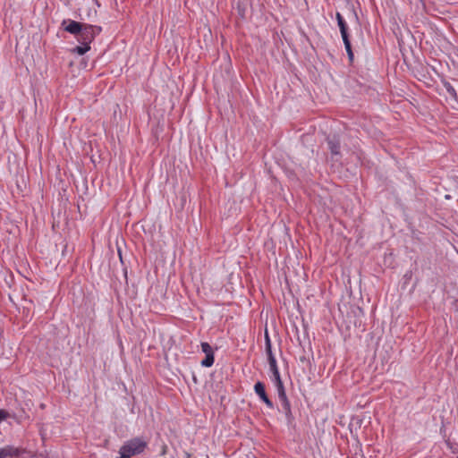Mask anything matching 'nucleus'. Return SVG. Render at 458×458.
Returning <instances> with one entry per match:
<instances>
[{"label":"nucleus","instance_id":"obj_1","mask_svg":"<svg viewBox=\"0 0 458 458\" xmlns=\"http://www.w3.org/2000/svg\"><path fill=\"white\" fill-rule=\"evenodd\" d=\"M64 30L76 36L79 43L89 45L101 31L100 26L81 23L72 20H64L62 22Z\"/></svg>","mask_w":458,"mask_h":458},{"label":"nucleus","instance_id":"obj_2","mask_svg":"<svg viewBox=\"0 0 458 458\" xmlns=\"http://www.w3.org/2000/svg\"><path fill=\"white\" fill-rule=\"evenodd\" d=\"M147 447V441L142 437H134L128 440L120 448L119 454L123 458L141 454Z\"/></svg>","mask_w":458,"mask_h":458},{"label":"nucleus","instance_id":"obj_3","mask_svg":"<svg viewBox=\"0 0 458 458\" xmlns=\"http://www.w3.org/2000/svg\"><path fill=\"white\" fill-rule=\"evenodd\" d=\"M201 350L206 354L205 359L201 360V365L207 368L211 367L215 361L214 352L212 347L209 345L208 343L203 342L201 343Z\"/></svg>","mask_w":458,"mask_h":458},{"label":"nucleus","instance_id":"obj_4","mask_svg":"<svg viewBox=\"0 0 458 458\" xmlns=\"http://www.w3.org/2000/svg\"><path fill=\"white\" fill-rule=\"evenodd\" d=\"M254 391L259 396V398L267 404L268 408L272 409L274 407L273 403L266 394L265 385L262 382L259 381L255 384Z\"/></svg>","mask_w":458,"mask_h":458},{"label":"nucleus","instance_id":"obj_5","mask_svg":"<svg viewBox=\"0 0 458 458\" xmlns=\"http://www.w3.org/2000/svg\"><path fill=\"white\" fill-rule=\"evenodd\" d=\"M327 144L333 155L340 153V140L335 135L327 138Z\"/></svg>","mask_w":458,"mask_h":458},{"label":"nucleus","instance_id":"obj_6","mask_svg":"<svg viewBox=\"0 0 458 458\" xmlns=\"http://www.w3.org/2000/svg\"><path fill=\"white\" fill-rule=\"evenodd\" d=\"M336 20H337V23H338V26L340 29L342 38H343V39H346L347 38H349V35L347 33V24H346L344 19L343 18V16L341 15V13H336Z\"/></svg>","mask_w":458,"mask_h":458},{"label":"nucleus","instance_id":"obj_7","mask_svg":"<svg viewBox=\"0 0 458 458\" xmlns=\"http://www.w3.org/2000/svg\"><path fill=\"white\" fill-rule=\"evenodd\" d=\"M280 402H281V405H282V411L283 412H284L285 416L287 418H289L292 414L291 412V405H290V403L287 399V396L284 395V396H281V397H278Z\"/></svg>","mask_w":458,"mask_h":458},{"label":"nucleus","instance_id":"obj_8","mask_svg":"<svg viewBox=\"0 0 458 458\" xmlns=\"http://www.w3.org/2000/svg\"><path fill=\"white\" fill-rule=\"evenodd\" d=\"M13 455H17V452L13 447L7 445L0 448V458H7Z\"/></svg>","mask_w":458,"mask_h":458},{"label":"nucleus","instance_id":"obj_9","mask_svg":"<svg viewBox=\"0 0 458 458\" xmlns=\"http://www.w3.org/2000/svg\"><path fill=\"white\" fill-rule=\"evenodd\" d=\"M275 385L277 389L278 397L286 395L284 384L282 382L281 377L274 378Z\"/></svg>","mask_w":458,"mask_h":458},{"label":"nucleus","instance_id":"obj_10","mask_svg":"<svg viewBox=\"0 0 458 458\" xmlns=\"http://www.w3.org/2000/svg\"><path fill=\"white\" fill-rule=\"evenodd\" d=\"M90 49L89 45L85 43H81V46H77L72 49L73 53H76L80 55H83Z\"/></svg>","mask_w":458,"mask_h":458},{"label":"nucleus","instance_id":"obj_11","mask_svg":"<svg viewBox=\"0 0 458 458\" xmlns=\"http://www.w3.org/2000/svg\"><path fill=\"white\" fill-rule=\"evenodd\" d=\"M268 363H269L270 370L274 376V378L279 377L280 373H279V370L277 368L276 358L270 359V360H268Z\"/></svg>","mask_w":458,"mask_h":458},{"label":"nucleus","instance_id":"obj_12","mask_svg":"<svg viewBox=\"0 0 458 458\" xmlns=\"http://www.w3.org/2000/svg\"><path fill=\"white\" fill-rule=\"evenodd\" d=\"M343 41H344V44L345 50H346V52L348 54L349 60L351 62H352V60H353V52L352 50V46H351L350 39H349V38H347L346 39H343Z\"/></svg>","mask_w":458,"mask_h":458},{"label":"nucleus","instance_id":"obj_13","mask_svg":"<svg viewBox=\"0 0 458 458\" xmlns=\"http://www.w3.org/2000/svg\"><path fill=\"white\" fill-rule=\"evenodd\" d=\"M444 87L452 98H454V99L457 98L456 91H455L454 88L449 82H445Z\"/></svg>","mask_w":458,"mask_h":458},{"label":"nucleus","instance_id":"obj_14","mask_svg":"<svg viewBox=\"0 0 458 458\" xmlns=\"http://www.w3.org/2000/svg\"><path fill=\"white\" fill-rule=\"evenodd\" d=\"M266 352H267L268 360H270V359H272V358H275V356L272 352L271 345L266 346Z\"/></svg>","mask_w":458,"mask_h":458},{"label":"nucleus","instance_id":"obj_15","mask_svg":"<svg viewBox=\"0 0 458 458\" xmlns=\"http://www.w3.org/2000/svg\"><path fill=\"white\" fill-rule=\"evenodd\" d=\"M9 416V413L4 410H0V422L4 420Z\"/></svg>","mask_w":458,"mask_h":458},{"label":"nucleus","instance_id":"obj_16","mask_svg":"<svg viewBox=\"0 0 458 458\" xmlns=\"http://www.w3.org/2000/svg\"><path fill=\"white\" fill-rule=\"evenodd\" d=\"M265 340H266V346L271 345L270 338H269V336H268L267 332L265 334Z\"/></svg>","mask_w":458,"mask_h":458},{"label":"nucleus","instance_id":"obj_17","mask_svg":"<svg viewBox=\"0 0 458 458\" xmlns=\"http://www.w3.org/2000/svg\"><path fill=\"white\" fill-rule=\"evenodd\" d=\"M445 198L446 199H451V196H450V195H448V194H446V195L445 196Z\"/></svg>","mask_w":458,"mask_h":458},{"label":"nucleus","instance_id":"obj_18","mask_svg":"<svg viewBox=\"0 0 458 458\" xmlns=\"http://www.w3.org/2000/svg\"><path fill=\"white\" fill-rule=\"evenodd\" d=\"M118 253H119L120 259H122V255H121V250H118Z\"/></svg>","mask_w":458,"mask_h":458}]
</instances>
